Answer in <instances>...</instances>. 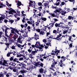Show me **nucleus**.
<instances>
[{
    "label": "nucleus",
    "mask_w": 77,
    "mask_h": 77,
    "mask_svg": "<svg viewBox=\"0 0 77 77\" xmlns=\"http://www.w3.org/2000/svg\"><path fill=\"white\" fill-rule=\"evenodd\" d=\"M55 26L57 27H60V23H56L55 24Z\"/></svg>",
    "instance_id": "6ab92c4d"
},
{
    "label": "nucleus",
    "mask_w": 77,
    "mask_h": 77,
    "mask_svg": "<svg viewBox=\"0 0 77 77\" xmlns=\"http://www.w3.org/2000/svg\"><path fill=\"white\" fill-rule=\"evenodd\" d=\"M14 41H15L16 40V37H15V35H14L12 37Z\"/></svg>",
    "instance_id": "a878e982"
},
{
    "label": "nucleus",
    "mask_w": 77,
    "mask_h": 77,
    "mask_svg": "<svg viewBox=\"0 0 77 77\" xmlns=\"http://www.w3.org/2000/svg\"><path fill=\"white\" fill-rule=\"evenodd\" d=\"M34 36H35V38L36 41H37V39H39V35H36V33H35Z\"/></svg>",
    "instance_id": "f8f14e48"
},
{
    "label": "nucleus",
    "mask_w": 77,
    "mask_h": 77,
    "mask_svg": "<svg viewBox=\"0 0 77 77\" xmlns=\"http://www.w3.org/2000/svg\"><path fill=\"white\" fill-rule=\"evenodd\" d=\"M10 53L8 52V53L7 54V57H9V56H10Z\"/></svg>",
    "instance_id": "e2e57ef3"
},
{
    "label": "nucleus",
    "mask_w": 77,
    "mask_h": 77,
    "mask_svg": "<svg viewBox=\"0 0 77 77\" xmlns=\"http://www.w3.org/2000/svg\"><path fill=\"white\" fill-rule=\"evenodd\" d=\"M11 33H14V34H15V32H14V29L11 30Z\"/></svg>",
    "instance_id": "4c0bfd02"
},
{
    "label": "nucleus",
    "mask_w": 77,
    "mask_h": 77,
    "mask_svg": "<svg viewBox=\"0 0 77 77\" xmlns=\"http://www.w3.org/2000/svg\"><path fill=\"white\" fill-rule=\"evenodd\" d=\"M54 39H55L56 40H57V41H59L60 39H59V38L58 39V38H53Z\"/></svg>",
    "instance_id": "5fc2aeb1"
},
{
    "label": "nucleus",
    "mask_w": 77,
    "mask_h": 77,
    "mask_svg": "<svg viewBox=\"0 0 77 77\" xmlns=\"http://www.w3.org/2000/svg\"><path fill=\"white\" fill-rule=\"evenodd\" d=\"M14 34V35H15V37H16V38H18V35L16 33Z\"/></svg>",
    "instance_id": "4d7b16f0"
},
{
    "label": "nucleus",
    "mask_w": 77,
    "mask_h": 77,
    "mask_svg": "<svg viewBox=\"0 0 77 77\" xmlns=\"http://www.w3.org/2000/svg\"><path fill=\"white\" fill-rule=\"evenodd\" d=\"M32 48H35V47H36V45H32Z\"/></svg>",
    "instance_id": "69168bd1"
},
{
    "label": "nucleus",
    "mask_w": 77,
    "mask_h": 77,
    "mask_svg": "<svg viewBox=\"0 0 77 77\" xmlns=\"http://www.w3.org/2000/svg\"><path fill=\"white\" fill-rule=\"evenodd\" d=\"M45 56V54H42V55L40 56V57H41V58H43V57H44V56Z\"/></svg>",
    "instance_id": "6e6d98bb"
},
{
    "label": "nucleus",
    "mask_w": 77,
    "mask_h": 77,
    "mask_svg": "<svg viewBox=\"0 0 77 77\" xmlns=\"http://www.w3.org/2000/svg\"><path fill=\"white\" fill-rule=\"evenodd\" d=\"M19 60L20 61H22L24 60V59L23 58H20L19 59Z\"/></svg>",
    "instance_id": "0e129e2a"
},
{
    "label": "nucleus",
    "mask_w": 77,
    "mask_h": 77,
    "mask_svg": "<svg viewBox=\"0 0 77 77\" xmlns=\"http://www.w3.org/2000/svg\"><path fill=\"white\" fill-rule=\"evenodd\" d=\"M14 67L13 66H10V69L12 70L14 68Z\"/></svg>",
    "instance_id": "bb28decb"
},
{
    "label": "nucleus",
    "mask_w": 77,
    "mask_h": 77,
    "mask_svg": "<svg viewBox=\"0 0 77 77\" xmlns=\"http://www.w3.org/2000/svg\"><path fill=\"white\" fill-rule=\"evenodd\" d=\"M67 32V30H66L63 32V34H65Z\"/></svg>",
    "instance_id": "774afa93"
},
{
    "label": "nucleus",
    "mask_w": 77,
    "mask_h": 77,
    "mask_svg": "<svg viewBox=\"0 0 77 77\" xmlns=\"http://www.w3.org/2000/svg\"><path fill=\"white\" fill-rule=\"evenodd\" d=\"M69 72L66 73V75L67 77H69Z\"/></svg>",
    "instance_id": "8fccbe9b"
},
{
    "label": "nucleus",
    "mask_w": 77,
    "mask_h": 77,
    "mask_svg": "<svg viewBox=\"0 0 77 77\" xmlns=\"http://www.w3.org/2000/svg\"><path fill=\"white\" fill-rule=\"evenodd\" d=\"M61 13V14L62 15H64L65 14H66V13L65 12H62Z\"/></svg>",
    "instance_id": "052dcab7"
},
{
    "label": "nucleus",
    "mask_w": 77,
    "mask_h": 77,
    "mask_svg": "<svg viewBox=\"0 0 77 77\" xmlns=\"http://www.w3.org/2000/svg\"><path fill=\"white\" fill-rule=\"evenodd\" d=\"M43 70L41 68L39 70V72L40 73H43Z\"/></svg>",
    "instance_id": "b1692460"
},
{
    "label": "nucleus",
    "mask_w": 77,
    "mask_h": 77,
    "mask_svg": "<svg viewBox=\"0 0 77 77\" xmlns=\"http://www.w3.org/2000/svg\"><path fill=\"white\" fill-rule=\"evenodd\" d=\"M57 31L56 30H54L53 31V33H57Z\"/></svg>",
    "instance_id": "de8ad7c7"
},
{
    "label": "nucleus",
    "mask_w": 77,
    "mask_h": 77,
    "mask_svg": "<svg viewBox=\"0 0 77 77\" xmlns=\"http://www.w3.org/2000/svg\"><path fill=\"white\" fill-rule=\"evenodd\" d=\"M60 73V72H55L53 73V75H54V76H58V75H59Z\"/></svg>",
    "instance_id": "1a4fd4ad"
},
{
    "label": "nucleus",
    "mask_w": 77,
    "mask_h": 77,
    "mask_svg": "<svg viewBox=\"0 0 77 77\" xmlns=\"http://www.w3.org/2000/svg\"><path fill=\"white\" fill-rule=\"evenodd\" d=\"M40 35H44V34H45V33H44V31L43 30H41V32H39Z\"/></svg>",
    "instance_id": "a211bd4d"
},
{
    "label": "nucleus",
    "mask_w": 77,
    "mask_h": 77,
    "mask_svg": "<svg viewBox=\"0 0 77 77\" xmlns=\"http://www.w3.org/2000/svg\"><path fill=\"white\" fill-rule=\"evenodd\" d=\"M41 20H42L43 21H45L47 20V18L45 17H42V16Z\"/></svg>",
    "instance_id": "aec40b11"
},
{
    "label": "nucleus",
    "mask_w": 77,
    "mask_h": 77,
    "mask_svg": "<svg viewBox=\"0 0 77 77\" xmlns=\"http://www.w3.org/2000/svg\"><path fill=\"white\" fill-rule=\"evenodd\" d=\"M40 65L41 67H43V66H44V64L43 63H41Z\"/></svg>",
    "instance_id": "13d9d810"
},
{
    "label": "nucleus",
    "mask_w": 77,
    "mask_h": 77,
    "mask_svg": "<svg viewBox=\"0 0 77 77\" xmlns=\"http://www.w3.org/2000/svg\"><path fill=\"white\" fill-rule=\"evenodd\" d=\"M3 20H4L3 19V17H0V23H2V22L1 21V20H2V21H3Z\"/></svg>",
    "instance_id": "c85d7f7f"
},
{
    "label": "nucleus",
    "mask_w": 77,
    "mask_h": 77,
    "mask_svg": "<svg viewBox=\"0 0 77 77\" xmlns=\"http://www.w3.org/2000/svg\"><path fill=\"white\" fill-rule=\"evenodd\" d=\"M14 42V40H11L10 41V42L9 43V44L11 45V44H12V42Z\"/></svg>",
    "instance_id": "72a5a7b5"
},
{
    "label": "nucleus",
    "mask_w": 77,
    "mask_h": 77,
    "mask_svg": "<svg viewBox=\"0 0 77 77\" xmlns=\"http://www.w3.org/2000/svg\"><path fill=\"white\" fill-rule=\"evenodd\" d=\"M43 5H44V6H45V8H46V7L47 8V6H48L49 5L47 3H45L43 4Z\"/></svg>",
    "instance_id": "412c9836"
},
{
    "label": "nucleus",
    "mask_w": 77,
    "mask_h": 77,
    "mask_svg": "<svg viewBox=\"0 0 77 77\" xmlns=\"http://www.w3.org/2000/svg\"><path fill=\"white\" fill-rule=\"evenodd\" d=\"M16 68H17L16 67H15L13 69V71L14 72H17V69H16Z\"/></svg>",
    "instance_id": "c9c22d12"
},
{
    "label": "nucleus",
    "mask_w": 77,
    "mask_h": 77,
    "mask_svg": "<svg viewBox=\"0 0 77 77\" xmlns=\"http://www.w3.org/2000/svg\"><path fill=\"white\" fill-rule=\"evenodd\" d=\"M3 75H5V73L3 74L2 72L0 73V77H2V76H3Z\"/></svg>",
    "instance_id": "7c9ffc66"
},
{
    "label": "nucleus",
    "mask_w": 77,
    "mask_h": 77,
    "mask_svg": "<svg viewBox=\"0 0 77 77\" xmlns=\"http://www.w3.org/2000/svg\"><path fill=\"white\" fill-rule=\"evenodd\" d=\"M72 42L71 43H70L69 45V48H72Z\"/></svg>",
    "instance_id": "f704fd0d"
},
{
    "label": "nucleus",
    "mask_w": 77,
    "mask_h": 77,
    "mask_svg": "<svg viewBox=\"0 0 77 77\" xmlns=\"http://www.w3.org/2000/svg\"><path fill=\"white\" fill-rule=\"evenodd\" d=\"M51 60H54V63L55 62V60L53 58H47V60H49V61H50Z\"/></svg>",
    "instance_id": "2f4dec72"
},
{
    "label": "nucleus",
    "mask_w": 77,
    "mask_h": 77,
    "mask_svg": "<svg viewBox=\"0 0 77 77\" xmlns=\"http://www.w3.org/2000/svg\"><path fill=\"white\" fill-rule=\"evenodd\" d=\"M34 49L35 50V51H32L31 54L30 53V54H29L31 58H33V57H32V55H35V54H36V53H37V51L36 50L35 48H34Z\"/></svg>",
    "instance_id": "7ed1b4c3"
},
{
    "label": "nucleus",
    "mask_w": 77,
    "mask_h": 77,
    "mask_svg": "<svg viewBox=\"0 0 77 77\" xmlns=\"http://www.w3.org/2000/svg\"><path fill=\"white\" fill-rule=\"evenodd\" d=\"M43 42H45V44H46V42H47V41L45 40V39H44L43 40Z\"/></svg>",
    "instance_id": "603ef678"
},
{
    "label": "nucleus",
    "mask_w": 77,
    "mask_h": 77,
    "mask_svg": "<svg viewBox=\"0 0 77 77\" xmlns=\"http://www.w3.org/2000/svg\"><path fill=\"white\" fill-rule=\"evenodd\" d=\"M5 75L7 77H9V75H12V74L11 73H8L7 74H5Z\"/></svg>",
    "instance_id": "f3484780"
},
{
    "label": "nucleus",
    "mask_w": 77,
    "mask_h": 77,
    "mask_svg": "<svg viewBox=\"0 0 77 77\" xmlns=\"http://www.w3.org/2000/svg\"><path fill=\"white\" fill-rule=\"evenodd\" d=\"M36 32H37L38 33H40V32H41V29H36Z\"/></svg>",
    "instance_id": "cd10ccee"
},
{
    "label": "nucleus",
    "mask_w": 77,
    "mask_h": 77,
    "mask_svg": "<svg viewBox=\"0 0 77 77\" xmlns=\"http://www.w3.org/2000/svg\"><path fill=\"white\" fill-rule=\"evenodd\" d=\"M35 47L36 48H39V47L41 45L40 44V43L39 42H36V44H35Z\"/></svg>",
    "instance_id": "9d476101"
},
{
    "label": "nucleus",
    "mask_w": 77,
    "mask_h": 77,
    "mask_svg": "<svg viewBox=\"0 0 77 77\" xmlns=\"http://www.w3.org/2000/svg\"><path fill=\"white\" fill-rule=\"evenodd\" d=\"M5 28H6V29H5V31H7L8 30V29H9V30H10V28L7 27V26H6Z\"/></svg>",
    "instance_id": "09e8293b"
},
{
    "label": "nucleus",
    "mask_w": 77,
    "mask_h": 77,
    "mask_svg": "<svg viewBox=\"0 0 77 77\" xmlns=\"http://www.w3.org/2000/svg\"><path fill=\"white\" fill-rule=\"evenodd\" d=\"M17 6H20L21 5H22V4L21 3V2L20 1H18V3H17Z\"/></svg>",
    "instance_id": "dca6fc26"
},
{
    "label": "nucleus",
    "mask_w": 77,
    "mask_h": 77,
    "mask_svg": "<svg viewBox=\"0 0 77 77\" xmlns=\"http://www.w3.org/2000/svg\"><path fill=\"white\" fill-rule=\"evenodd\" d=\"M57 9H56V10L55 11H54V12L55 14H57V12H60V11H61V8H58L57 7Z\"/></svg>",
    "instance_id": "6e6552de"
},
{
    "label": "nucleus",
    "mask_w": 77,
    "mask_h": 77,
    "mask_svg": "<svg viewBox=\"0 0 77 77\" xmlns=\"http://www.w3.org/2000/svg\"><path fill=\"white\" fill-rule=\"evenodd\" d=\"M34 21L33 20H32L31 21V24H33V23H34Z\"/></svg>",
    "instance_id": "338daca9"
},
{
    "label": "nucleus",
    "mask_w": 77,
    "mask_h": 77,
    "mask_svg": "<svg viewBox=\"0 0 77 77\" xmlns=\"http://www.w3.org/2000/svg\"><path fill=\"white\" fill-rule=\"evenodd\" d=\"M9 22H11V23H14V21L13 20H10L9 21Z\"/></svg>",
    "instance_id": "58836bf2"
},
{
    "label": "nucleus",
    "mask_w": 77,
    "mask_h": 77,
    "mask_svg": "<svg viewBox=\"0 0 77 77\" xmlns=\"http://www.w3.org/2000/svg\"><path fill=\"white\" fill-rule=\"evenodd\" d=\"M27 23L28 24H32V23L30 21H27Z\"/></svg>",
    "instance_id": "bf43d9fd"
},
{
    "label": "nucleus",
    "mask_w": 77,
    "mask_h": 77,
    "mask_svg": "<svg viewBox=\"0 0 77 77\" xmlns=\"http://www.w3.org/2000/svg\"><path fill=\"white\" fill-rule=\"evenodd\" d=\"M72 36H69V41H71L72 42L74 41V40H71V39H72Z\"/></svg>",
    "instance_id": "2eb2a0df"
},
{
    "label": "nucleus",
    "mask_w": 77,
    "mask_h": 77,
    "mask_svg": "<svg viewBox=\"0 0 77 77\" xmlns=\"http://www.w3.org/2000/svg\"><path fill=\"white\" fill-rule=\"evenodd\" d=\"M38 6H43V5H42V3L41 2H39L38 3Z\"/></svg>",
    "instance_id": "a18cd8bd"
},
{
    "label": "nucleus",
    "mask_w": 77,
    "mask_h": 77,
    "mask_svg": "<svg viewBox=\"0 0 77 77\" xmlns=\"http://www.w3.org/2000/svg\"><path fill=\"white\" fill-rule=\"evenodd\" d=\"M19 65L20 66H22L23 68L26 69V65L24 63H21L19 64Z\"/></svg>",
    "instance_id": "39448f33"
},
{
    "label": "nucleus",
    "mask_w": 77,
    "mask_h": 77,
    "mask_svg": "<svg viewBox=\"0 0 77 77\" xmlns=\"http://www.w3.org/2000/svg\"><path fill=\"white\" fill-rule=\"evenodd\" d=\"M59 5H60V2H59L57 3L54 4V5H56V6H59Z\"/></svg>",
    "instance_id": "a19ab883"
},
{
    "label": "nucleus",
    "mask_w": 77,
    "mask_h": 77,
    "mask_svg": "<svg viewBox=\"0 0 77 77\" xmlns=\"http://www.w3.org/2000/svg\"><path fill=\"white\" fill-rule=\"evenodd\" d=\"M41 63L40 62H35L34 63V65L36 66V67H39V66H38V65H40V64Z\"/></svg>",
    "instance_id": "9b49d317"
},
{
    "label": "nucleus",
    "mask_w": 77,
    "mask_h": 77,
    "mask_svg": "<svg viewBox=\"0 0 77 77\" xmlns=\"http://www.w3.org/2000/svg\"><path fill=\"white\" fill-rule=\"evenodd\" d=\"M32 49H33V48L32 47H30L29 49L28 50V52H29V54H30V53H31V52H32Z\"/></svg>",
    "instance_id": "4468645a"
},
{
    "label": "nucleus",
    "mask_w": 77,
    "mask_h": 77,
    "mask_svg": "<svg viewBox=\"0 0 77 77\" xmlns=\"http://www.w3.org/2000/svg\"><path fill=\"white\" fill-rule=\"evenodd\" d=\"M21 46H22V45L20 44H18L17 45V46L18 47H19L20 48H21Z\"/></svg>",
    "instance_id": "c03bdc74"
},
{
    "label": "nucleus",
    "mask_w": 77,
    "mask_h": 77,
    "mask_svg": "<svg viewBox=\"0 0 77 77\" xmlns=\"http://www.w3.org/2000/svg\"><path fill=\"white\" fill-rule=\"evenodd\" d=\"M18 60L17 58H15V59H14L13 60L14 62H17V61H18Z\"/></svg>",
    "instance_id": "864d4df0"
},
{
    "label": "nucleus",
    "mask_w": 77,
    "mask_h": 77,
    "mask_svg": "<svg viewBox=\"0 0 77 77\" xmlns=\"http://www.w3.org/2000/svg\"><path fill=\"white\" fill-rule=\"evenodd\" d=\"M52 9H57V7H56V6L54 7L53 5H52Z\"/></svg>",
    "instance_id": "473e14b6"
},
{
    "label": "nucleus",
    "mask_w": 77,
    "mask_h": 77,
    "mask_svg": "<svg viewBox=\"0 0 77 77\" xmlns=\"http://www.w3.org/2000/svg\"><path fill=\"white\" fill-rule=\"evenodd\" d=\"M20 11H18V10L17 11V14L19 16V15H20Z\"/></svg>",
    "instance_id": "37998d69"
},
{
    "label": "nucleus",
    "mask_w": 77,
    "mask_h": 77,
    "mask_svg": "<svg viewBox=\"0 0 77 77\" xmlns=\"http://www.w3.org/2000/svg\"><path fill=\"white\" fill-rule=\"evenodd\" d=\"M21 70L19 72L20 73L23 74V73H26L25 71L24 70V69L23 67H21Z\"/></svg>",
    "instance_id": "423d86ee"
},
{
    "label": "nucleus",
    "mask_w": 77,
    "mask_h": 77,
    "mask_svg": "<svg viewBox=\"0 0 77 77\" xmlns=\"http://www.w3.org/2000/svg\"><path fill=\"white\" fill-rule=\"evenodd\" d=\"M5 35L6 36H7V37H8V38H9V35H8V34H7V33H8V32L6 31L5 30Z\"/></svg>",
    "instance_id": "5701e85b"
},
{
    "label": "nucleus",
    "mask_w": 77,
    "mask_h": 77,
    "mask_svg": "<svg viewBox=\"0 0 77 77\" xmlns=\"http://www.w3.org/2000/svg\"><path fill=\"white\" fill-rule=\"evenodd\" d=\"M21 56H22L23 57H20V58H23V57L24 58H26V55H23L21 54H18L17 56V57H21Z\"/></svg>",
    "instance_id": "0eeeda50"
},
{
    "label": "nucleus",
    "mask_w": 77,
    "mask_h": 77,
    "mask_svg": "<svg viewBox=\"0 0 77 77\" xmlns=\"http://www.w3.org/2000/svg\"><path fill=\"white\" fill-rule=\"evenodd\" d=\"M11 48L13 50H14L15 49V46H13L11 47Z\"/></svg>",
    "instance_id": "680f3d73"
},
{
    "label": "nucleus",
    "mask_w": 77,
    "mask_h": 77,
    "mask_svg": "<svg viewBox=\"0 0 77 77\" xmlns=\"http://www.w3.org/2000/svg\"><path fill=\"white\" fill-rule=\"evenodd\" d=\"M23 36H24V37H25V38H26V37H27V36L28 35H27V33H25L24 34V35H23Z\"/></svg>",
    "instance_id": "79ce46f5"
},
{
    "label": "nucleus",
    "mask_w": 77,
    "mask_h": 77,
    "mask_svg": "<svg viewBox=\"0 0 77 77\" xmlns=\"http://www.w3.org/2000/svg\"><path fill=\"white\" fill-rule=\"evenodd\" d=\"M44 48V46H43V45H41L40 46L38 47V48H39V49H42V48Z\"/></svg>",
    "instance_id": "4be33fe9"
},
{
    "label": "nucleus",
    "mask_w": 77,
    "mask_h": 77,
    "mask_svg": "<svg viewBox=\"0 0 77 77\" xmlns=\"http://www.w3.org/2000/svg\"><path fill=\"white\" fill-rule=\"evenodd\" d=\"M25 52V51H24V50H23V51H22H22H21L20 53H21L23 54V55H25V54H24V52Z\"/></svg>",
    "instance_id": "ea45409f"
},
{
    "label": "nucleus",
    "mask_w": 77,
    "mask_h": 77,
    "mask_svg": "<svg viewBox=\"0 0 77 77\" xmlns=\"http://www.w3.org/2000/svg\"><path fill=\"white\" fill-rule=\"evenodd\" d=\"M74 19V17H72L71 16H69L68 17V20H73Z\"/></svg>",
    "instance_id": "ddd939ff"
},
{
    "label": "nucleus",
    "mask_w": 77,
    "mask_h": 77,
    "mask_svg": "<svg viewBox=\"0 0 77 77\" xmlns=\"http://www.w3.org/2000/svg\"><path fill=\"white\" fill-rule=\"evenodd\" d=\"M68 1H69L70 2H73V4H74L75 2V0H68Z\"/></svg>",
    "instance_id": "c756f323"
},
{
    "label": "nucleus",
    "mask_w": 77,
    "mask_h": 77,
    "mask_svg": "<svg viewBox=\"0 0 77 77\" xmlns=\"http://www.w3.org/2000/svg\"><path fill=\"white\" fill-rule=\"evenodd\" d=\"M8 11H10L8 12V14H12V15H13L14 14L13 13H15L16 14H15L14 15V16L15 18H17V12L14 10L12 8H8Z\"/></svg>",
    "instance_id": "f257e3e1"
},
{
    "label": "nucleus",
    "mask_w": 77,
    "mask_h": 77,
    "mask_svg": "<svg viewBox=\"0 0 77 77\" xmlns=\"http://www.w3.org/2000/svg\"><path fill=\"white\" fill-rule=\"evenodd\" d=\"M14 31L16 32V33H17V32H18L19 31L17 30V29H16L15 28H14Z\"/></svg>",
    "instance_id": "49530a36"
},
{
    "label": "nucleus",
    "mask_w": 77,
    "mask_h": 77,
    "mask_svg": "<svg viewBox=\"0 0 77 77\" xmlns=\"http://www.w3.org/2000/svg\"><path fill=\"white\" fill-rule=\"evenodd\" d=\"M30 2L29 3V6L30 7L31 6V7H34V8H35V6H36V5H35V1H29Z\"/></svg>",
    "instance_id": "f03ea898"
},
{
    "label": "nucleus",
    "mask_w": 77,
    "mask_h": 77,
    "mask_svg": "<svg viewBox=\"0 0 77 77\" xmlns=\"http://www.w3.org/2000/svg\"><path fill=\"white\" fill-rule=\"evenodd\" d=\"M0 5L2 6H4V7H5V6H6V5H4V4H3V2H1V3H0Z\"/></svg>",
    "instance_id": "e433bc0d"
},
{
    "label": "nucleus",
    "mask_w": 77,
    "mask_h": 77,
    "mask_svg": "<svg viewBox=\"0 0 77 77\" xmlns=\"http://www.w3.org/2000/svg\"><path fill=\"white\" fill-rule=\"evenodd\" d=\"M34 68H35L36 67L35 66H33L32 65H31L29 67H28L26 68V69L28 71H31Z\"/></svg>",
    "instance_id": "20e7f679"
},
{
    "label": "nucleus",
    "mask_w": 77,
    "mask_h": 77,
    "mask_svg": "<svg viewBox=\"0 0 77 77\" xmlns=\"http://www.w3.org/2000/svg\"><path fill=\"white\" fill-rule=\"evenodd\" d=\"M12 63V64L11 65L12 66H13L15 67V63Z\"/></svg>",
    "instance_id": "3c124183"
},
{
    "label": "nucleus",
    "mask_w": 77,
    "mask_h": 77,
    "mask_svg": "<svg viewBox=\"0 0 77 77\" xmlns=\"http://www.w3.org/2000/svg\"><path fill=\"white\" fill-rule=\"evenodd\" d=\"M29 59V58H28L27 59L26 58H24L23 60L24 62H25L26 63H27V60H28Z\"/></svg>",
    "instance_id": "393cba45"
}]
</instances>
